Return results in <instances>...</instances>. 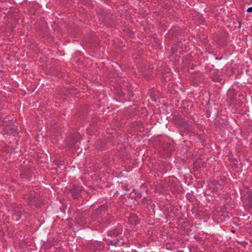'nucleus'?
Masks as SVG:
<instances>
[{"mask_svg": "<svg viewBox=\"0 0 252 252\" xmlns=\"http://www.w3.org/2000/svg\"><path fill=\"white\" fill-rule=\"evenodd\" d=\"M176 124L179 126H184L187 125V122L183 118L179 117L176 120Z\"/></svg>", "mask_w": 252, "mask_h": 252, "instance_id": "0eeeda50", "label": "nucleus"}, {"mask_svg": "<svg viewBox=\"0 0 252 252\" xmlns=\"http://www.w3.org/2000/svg\"><path fill=\"white\" fill-rule=\"evenodd\" d=\"M127 89L128 90V91H129L128 94L130 95V96L133 97L134 96V94L131 91V90H132V89H131V85L130 84H128V85L127 86Z\"/></svg>", "mask_w": 252, "mask_h": 252, "instance_id": "ddd939ff", "label": "nucleus"}, {"mask_svg": "<svg viewBox=\"0 0 252 252\" xmlns=\"http://www.w3.org/2000/svg\"><path fill=\"white\" fill-rule=\"evenodd\" d=\"M163 165L164 166L162 169L163 172H166L168 170H170L172 168L171 165L169 162H164Z\"/></svg>", "mask_w": 252, "mask_h": 252, "instance_id": "9b49d317", "label": "nucleus"}, {"mask_svg": "<svg viewBox=\"0 0 252 252\" xmlns=\"http://www.w3.org/2000/svg\"><path fill=\"white\" fill-rule=\"evenodd\" d=\"M218 73L217 72H214L212 74V78L213 81L215 82L220 81L219 77L218 76Z\"/></svg>", "mask_w": 252, "mask_h": 252, "instance_id": "f8f14e48", "label": "nucleus"}, {"mask_svg": "<svg viewBox=\"0 0 252 252\" xmlns=\"http://www.w3.org/2000/svg\"><path fill=\"white\" fill-rule=\"evenodd\" d=\"M122 188L125 190H128L129 189L128 188V185L127 184H123L122 185Z\"/></svg>", "mask_w": 252, "mask_h": 252, "instance_id": "2eb2a0df", "label": "nucleus"}, {"mask_svg": "<svg viewBox=\"0 0 252 252\" xmlns=\"http://www.w3.org/2000/svg\"><path fill=\"white\" fill-rule=\"evenodd\" d=\"M107 242L108 245H112L116 247L118 246V244L120 242V240L118 238L114 240H110L108 239Z\"/></svg>", "mask_w": 252, "mask_h": 252, "instance_id": "9d476101", "label": "nucleus"}, {"mask_svg": "<svg viewBox=\"0 0 252 252\" xmlns=\"http://www.w3.org/2000/svg\"><path fill=\"white\" fill-rule=\"evenodd\" d=\"M216 60H219V58H216Z\"/></svg>", "mask_w": 252, "mask_h": 252, "instance_id": "6ab92c4d", "label": "nucleus"}, {"mask_svg": "<svg viewBox=\"0 0 252 252\" xmlns=\"http://www.w3.org/2000/svg\"><path fill=\"white\" fill-rule=\"evenodd\" d=\"M247 11L248 12H252V7H249L247 9Z\"/></svg>", "mask_w": 252, "mask_h": 252, "instance_id": "dca6fc26", "label": "nucleus"}, {"mask_svg": "<svg viewBox=\"0 0 252 252\" xmlns=\"http://www.w3.org/2000/svg\"><path fill=\"white\" fill-rule=\"evenodd\" d=\"M99 18L101 19V20L102 22H107V18L109 17V13H105V12H103V10H102V13L100 12H99Z\"/></svg>", "mask_w": 252, "mask_h": 252, "instance_id": "1a4fd4ad", "label": "nucleus"}, {"mask_svg": "<svg viewBox=\"0 0 252 252\" xmlns=\"http://www.w3.org/2000/svg\"><path fill=\"white\" fill-rule=\"evenodd\" d=\"M9 123H11V121H8Z\"/></svg>", "mask_w": 252, "mask_h": 252, "instance_id": "a211bd4d", "label": "nucleus"}, {"mask_svg": "<svg viewBox=\"0 0 252 252\" xmlns=\"http://www.w3.org/2000/svg\"><path fill=\"white\" fill-rule=\"evenodd\" d=\"M78 141L79 140L78 139H76L74 140V143H77Z\"/></svg>", "mask_w": 252, "mask_h": 252, "instance_id": "f3484780", "label": "nucleus"}, {"mask_svg": "<svg viewBox=\"0 0 252 252\" xmlns=\"http://www.w3.org/2000/svg\"><path fill=\"white\" fill-rule=\"evenodd\" d=\"M82 190V187L79 185H74L70 189V193L73 199H77L78 195Z\"/></svg>", "mask_w": 252, "mask_h": 252, "instance_id": "7ed1b4c3", "label": "nucleus"}, {"mask_svg": "<svg viewBox=\"0 0 252 252\" xmlns=\"http://www.w3.org/2000/svg\"><path fill=\"white\" fill-rule=\"evenodd\" d=\"M204 142H205V141H204V140H203L202 141V143H203Z\"/></svg>", "mask_w": 252, "mask_h": 252, "instance_id": "aec40b11", "label": "nucleus"}, {"mask_svg": "<svg viewBox=\"0 0 252 252\" xmlns=\"http://www.w3.org/2000/svg\"><path fill=\"white\" fill-rule=\"evenodd\" d=\"M109 204L105 203L102 205H100L97 208L94 212V214L96 216L100 215L102 213L105 212L108 208Z\"/></svg>", "mask_w": 252, "mask_h": 252, "instance_id": "20e7f679", "label": "nucleus"}, {"mask_svg": "<svg viewBox=\"0 0 252 252\" xmlns=\"http://www.w3.org/2000/svg\"><path fill=\"white\" fill-rule=\"evenodd\" d=\"M11 214L13 219L16 221H18L24 216V211L21 208L15 207L12 209Z\"/></svg>", "mask_w": 252, "mask_h": 252, "instance_id": "f03ea898", "label": "nucleus"}, {"mask_svg": "<svg viewBox=\"0 0 252 252\" xmlns=\"http://www.w3.org/2000/svg\"><path fill=\"white\" fill-rule=\"evenodd\" d=\"M35 192L33 190H30L29 192L24 194V199L27 202L28 205H35Z\"/></svg>", "mask_w": 252, "mask_h": 252, "instance_id": "f257e3e1", "label": "nucleus"}, {"mask_svg": "<svg viewBox=\"0 0 252 252\" xmlns=\"http://www.w3.org/2000/svg\"><path fill=\"white\" fill-rule=\"evenodd\" d=\"M178 51L177 47L176 45H173L171 48V52L172 54H175Z\"/></svg>", "mask_w": 252, "mask_h": 252, "instance_id": "4468645a", "label": "nucleus"}, {"mask_svg": "<svg viewBox=\"0 0 252 252\" xmlns=\"http://www.w3.org/2000/svg\"><path fill=\"white\" fill-rule=\"evenodd\" d=\"M113 220V216L111 214H107L106 216H105L104 219L103 220V225L104 226H107L111 222H112Z\"/></svg>", "mask_w": 252, "mask_h": 252, "instance_id": "423d86ee", "label": "nucleus"}, {"mask_svg": "<svg viewBox=\"0 0 252 252\" xmlns=\"http://www.w3.org/2000/svg\"><path fill=\"white\" fill-rule=\"evenodd\" d=\"M16 128L14 127L12 128H3L1 133L3 135H11L16 132Z\"/></svg>", "mask_w": 252, "mask_h": 252, "instance_id": "39448f33", "label": "nucleus"}, {"mask_svg": "<svg viewBox=\"0 0 252 252\" xmlns=\"http://www.w3.org/2000/svg\"><path fill=\"white\" fill-rule=\"evenodd\" d=\"M120 231L117 229H113L109 230L108 231V235L111 237H117L120 233Z\"/></svg>", "mask_w": 252, "mask_h": 252, "instance_id": "6e6552de", "label": "nucleus"}]
</instances>
